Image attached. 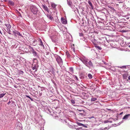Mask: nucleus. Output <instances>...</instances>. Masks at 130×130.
Here are the masks:
<instances>
[{
    "label": "nucleus",
    "mask_w": 130,
    "mask_h": 130,
    "mask_svg": "<svg viewBox=\"0 0 130 130\" xmlns=\"http://www.w3.org/2000/svg\"><path fill=\"white\" fill-rule=\"evenodd\" d=\"M54 56L56 59V61L59 65H62L63 64V61L60 57L56 54Z\"/></svg>",
    "instance_id": "obj_1"
},
{
    "label": "nucleus",
    "mask_w": 130,
    "mask_h": 130,
    "mask_svg": "<svg viewBox=\"0 0 130 130\" xmlns=\"http://www.w3.org/2000/svg\"><path fill=\"white\" fill-rule=\"evenodd\" d=\"M4 26L5 28L7 30V32L10 34H11V32L10 30V29L11 28V26L8 23H6L4 24Z\"/></svg>",
    "instance_id": "obj_2"
},
{
    "label": "nucleus",
    "mask_w": 130,
    "mask_h": 130,
    "mask_svg": "<svg viewBox=\"0 0 130 130\" xmlns=\"http://www.w3.org/2000/svg\"><path fill=\"white\" fill-rule=\"evenodd\" d=\"M82 62L86 65L87 67H89V61H88V60L85 58H83L81 59Z\"/></svg>",
    "instance_id": "obj_3"
},
{
    "label": "nucleus",
    "mask_w": 130,
    "mask_h": 130,
    "mask_svg": "<svg viewBox=\"0 0 130 130\" xmlns=\"http://www.w3.org/2000/svg\"><path fill=\"white\" fill-rule=\"evenodd\" d=\"M12 34H13V35L17 36V35H19V36H22V35L18 31L15 30H13L11 32Z\"/></svg>",
    "instance_id": "obj_4"
},
{
    "label": "nucleus",
    "mask_w": 130,
    "mask_h": 130,
    "mask_svg": "<svg viewBox=\"0 0 130 130\" xmlns=\"http://www.w3.org/2000/svg\"><path fill=\"white\" fill-rule=\"evenodd\" d=\"M31 11L33 14H36L37 13L38 9L36 7H34L31 9Z\"/></svg>",
    "instance_id": "obj_5"
},
{
    "label": "nucleus",
    "mask_w": 130,
    "mask_h": 130,
    "mask_svg": "<svg viewBox=\"0 0 130 130\" xmlns=\"http://www.w3.org/2000/svg\"><path fill=\"white\" fill-rule=\"evenodd\" d=\"M61 23L64 24H66L67 23V21L66 19L62 17L61 18Z\"/></svg>",
    "instance_id": "obj_6"
},
{
    "label": "nucleus",
    "mask_w": 130,
    "mask_h": 130,
    "mask_svg": "<svg viewBox=\"0 0 130 130\" xmlns=\"http://www.w3.org/2000/svg\"><path fill=\"white\" fill-rule=\"evenodd\" d=\"M32 69L33 70H35V72H36L37 69V67H38V65L37 64L36 65H34L33 64L32 65Z\"/></svg>",
    "instance_id": "obj_7"
},
{
    "label": "nucleus",
    "mask_w": 130,
    "mask_h": 130,
    "mask_svg": "<svg viewBox=\"0 0 130 130\" xmlns=\"http://www.w3.org/2000/svg\"><path fill=\"white\" fill-rule=\"evenodd\" d=\"M130 116V114H128L127 115H125V116H124L122 118V119L126 120Z\"/></svg>",
    "instance_id": "obj_8"
},
{
    "label": "nucleus",
    "mask_w": 130,
    "mask_h": 130,
    "mask_svg": "<svg viewBox=\"0 0 130 130\" xmlns=\"http://www.w3.org/2000/svg\"><path fill=\"white\" fill-rule=\"evenodd\" d=\"M42 7L45 11H46L47 12H49L47 7L45 5H42Z\"/></svg>",
    "instance_id": "obj_9"
},
{
    "label": "nucleus",
    "mask_w": 130,
    "mask_h": 130,
    "mask_svg": "<svg viewBox=\"0 0 130 130\" xmlns=\"http://www.w3.org/2000/svg\"><path fill=\"white\" fill-rule=\"evenodd\" d=\"M29 47L30 49H31V50L32 51H33L32 53L35 56H36L37 55V53L35 51H34V50L33 48L32 47H31L30 46H29Z\"/></svg>",
    "instance_id": "obj_10"
},
{
    "label": "nucleus",
    "mask_w": 130,
    "mask_h": 130,
    "mask_svg": "<svg viewBox=\"0 0 130 130\" xmlns=\"http://www.w3.org/2000/svg\"><path fill=\"white\" fill-rule=\"evenodd\" d=\"M91 85H92V87L91 88H91L90 89H91L92 90L91 91V92H93V91L95 90V88L94 87V85H93V84H91Z\"/></svg>",
    "instance_id": "obj_11"
},
{
    "label": "nucleus",
    "mask_w": 130,
    "mask_h": 130,
    "mask_svg": "<svg viewBox=\"0 0 130 130\" xmlns=\"http://www.w3.org/2000/svg\"><path fill=\"white\" fill-rule=\"evenodd\" d=\"M90 119L91 120L90 121L92 122H95L96 121L95 119L93 117L90 118Z\"/></svg>",
    "instance_id": "obj_12"
},
{
    "label": "nucleus",
    "mask_w": 130,
    "mask_h": 130,
    "mask_svg": "<svg viewBox=\"0 0 130 130\" xmlns=\"http://www.w3.org/2000/svg\"><path fill=\"white\" fill-rule=\"evenodd\" d=\"M47 16L48 18L51 20H52L53 19V17L51 16L50 15L48 14L47 15Z\"/></svg>",
    "instance_id": "obj_13"
},
{
    "label": "nucleus",
    "mask_w": 130,
    "mask_h": 130,
    "mask_svg": "<svg viewBox=\"0 0 130 130\" xmlns=\"http://www.w3.org/2000/svg\"><path fill=\"white\" fill-rule=\"evenodd\" d=\"M57 5H55L54 3H52L51 4V6L54 8V9L56 8Z\"/></svg>",
    "instance_id": "obj_14"
},
{
    "label": "nucleus",
    "mask_w": 130,
    "mask_h": 130,
    "mask_svg": "<svg viewBox=\"0 0 130 130\" xmlns=\"http://www.w3.org/2000/svg\"><path fill=\"white\" fill-rule=\"evenodd\" d=\"M8 3L10 5L12 6L13 5H14V3L13 2L11 1H9L8 2Z\"/></svg>",
    "instance_id": "obj_15"
},
{
    "label": "nucleus",
    "mask_w": 130,
    "mask_h": 130,
    "mask_svg": "<svg viewBox=\"0 0 130 130\" xmlns=\"http://www.w3.org/2000/svg\"><path fill=\"white\" fill-rule=\"evenodd\" d=\"M6 93L0 94V98H2L5 95Z\"/></svg>",
    "instance_id": "obj_16"
},
{
    "label": "nucleus",
    "mask_w": 130,
    "mask_h": 130,
    "mask_svg": "<svg viewBox=\"0 0 130 130\" xmlns=\"http://www.w3.org/2000/svg\"><path fill=\"white\" fill-rule=\"evenodd\" d=\"M68 4L70 6H71L72 5V3L70 1L68 2Z\"/></svg>",
    "instance_id": "obj_17"
},
{
    "label": "nucleus",
    "mask_w": 130,
    "mask_h": 130,
    "mask_svg": "<svg viewBox=\"0 0 130 130\" xmlns=\"http://www.w3.org/2000/svg\"><path fill=\"white\" fill-rule=\"evenodd\" d=\"M25 96L26 98H28L30 99L31 101H33V99H32L28 95H25Z\"/></svg>",
    "instance_id": "obj_18"
},
{
    "label": "nucleus",
    "mask_w": 130,
    "mask_h": 130,
    "mask_svg": "<svg viewBox=\"0 0 130 130\" xmlns=\"http://www.w3.org/2000/svg\"><path fill=\"white\" fill-rule=\"evenodd\" d=\"M97 99L95 98H93L91 99V101H94L96 100Z\"/></svg>",
    "instance_id": "obj_19"
},
{
    "label": "nucleus",
    "mask_w": 130,
    "mask_h": 130,
    "mask_svg": "<svg viewBox=\"0 0 130 130\" xmlns=\"http://www.w3.org/2000/svg\"><path fill=\"white\" fill-rule=\"evenodd\" d=\"M123 77L124 79H126L127 77V75L126 74H124L123 75Z\"/></svg>",
    "instance_id": "obj_20"
},
{
    "label": "nucleus",
    "mask_w": 130,
    "mask_h": 130,
    "mask_svg": "<svg viewBox=\"0 0 130 130\" xmlns=\"http://www.w3.org/2000/svg\"><path fill=\"white\" fill-rule=\"evenodd\" d=\"M71 103L73 104H74L75 103V101L73 100H71Z\"/></svg>",
    "instance_id": "obj_21"
},
{
    "label": "nucleus",
    "mask_w": 130,
    "mask_h": 130,
    "mask_svg": "<svg viewBox=\"0 0 130 130\" xmlns=\"http://www.w3.org/2000/svg\"><path fill=\"white\" fill-rule=\"evenodd\" d=\"M95 46L97 48L100 50H101L102 49V48L100 47L98 45H96Z\"/></svg>",
    "instance_id": "obj_22"
},
{
    "label": "nucleus",
    "mask_w": 130,
    "mask_h": 130,
    "mask_svg": "<svg viewBox=\"0 0 130 130\" xmlns=\"http://www.w3.org/2000/svg\"><path fill=\"white\" fill-rule=\"evenodd\" d=\"M11 105L12 106H14V105H15V102L13 101L11 102Z\"/></svg>",
    "instance_id": "obj_23"
},
{
    "label": "nucleus",
    "mask_w": 130,
    "mask_h": 130,
    "mask_svg": "<svg viewBox=\"0 0 130 130\" xmlns=\"http://www.w3.org/2000/svg\"><path fill=\"white\" fill-rule=\"evenodd\" d=\"M37 41H34L33 42V43H34V45H35L36 44H37Z\"/></svg>",
    "instance_id": "obj_24"
},
{
    "label": "nucleus",
    "mask_w": 130,
    "mask_h": 130,
    "mask_svg": "<svg viewBox=\"0 0 130 130\" xmlns=\"http://www.w3.org/2000/svg\"><path fill=\"white\" fill-rule=\"evenodd\" d=\"M40 45L41 46H44V45H43V43L41 40V39H40Z\"/></svg>",
    "instance_id": "obj_25"
},
{
    "label": "nucleus",
    "mask_w": 130,
    "mask_h": 130,
    "mask_svg": "<svg viewBox=\"0 0 130 130\" xmlns=\"http://www.w3.org/2000/svg\"><path fill=\"white\" fill-rule=\"evenodd\" d=\"M90 8H91L92 9H93V7L91 3L90 2Z\"/></svg>",
    "instance_id": "obj_26"
},
{
    "label": "nucleus",
    "mask_w": 130,
    "mask_h": 130,
    "mask_svg": "<svg viewBox=\"0 0 130 130\" xmlns=\"http://www.w3.org/2000/svg\"><path fill=\"white\" fill-rule=\"evenodd\" d=\"M79 35L80 36H83V34L82 33H79Z\"/></svg>",
    "instance_id": "obj_27"
},
{
    "label": "nucleus",
    "mask_w": 130,
    "mask_h": 130,
    "mask_svg": "<svg viewBox=\"0 0 130 130\" xmlns=\"http://www.w3.org/2000/svg\"><path fill=\"white\" fill-rule=\"evenodd\" d=\"M109 121L108 120H106L104 121V123H107Z\"/></svg>",
    "instance_id": "obj_28"
},
{
    "label": "nucleus",
    "mask_w": 130,
    "mask_h": 130,
    "mask_svg": "<svg viewBox=\"0 0 130 130\" xmlns=\"http://www.w3.org/2000/svg\"><path fill=\"white\" fill-rule=\"evenodd\" d=\"M66 54L67 55V56L68 57H69V54L68 52H66Z\"/></svg>",
    "instance_id": "obj_29"
},
{
    "label": "nucleus",
    "mask_w": 130,
    "mask_h": 130,
    "mask_svg": "<svg viewBox=\"0 0 130 130\" xmlns=\"http://www.w3.org/2000/svg\"><path fill=\"white\" fill-rule=\"evenodd\" d=\"M11 102L10 101H9L7 103V104L8 105H9V104Z\"/></svg>",
    "instance_id": "obj_30"
},
{
    "label": "nucleus",
    "mask_w": 130,
    "mask_h": 130,
    "mask_svg": "<svg viewBox=\"0 0 130 130\" xmlns=\"http://www.w3.org/2000/svg\"><path fill=\"white\" fill-rule=\"evenodd\" d=\"M92 78V75L90 74V79H91Z\"/></svg>",
    "instance_id": "obj_31"
},
{
    "label": "nucleus",
    "mask_w": 130,
    "mask_h": 130,
    "mask_svg": "<svg viewBox=\"0 0 130 130\" xmlns=\"http://www.w3.org/2000/svg\"><path fill=\"white\" fill-rule=\"evenodd\" d=\"M73 51L74 52H75V48H74L73 47Z\"/></svg>",
    "instance_id": "obj_32"
},
{
    "label": "nucleus",
    "mask_w": 130,
    "mask_h": 130,
    "mask_svg": "<svg viewBox=\"0 0 130 130\" xmlns=\"http://www.w3.org/2000/svg\"><path fill=\"white\" fill-rule=\"evenodd\" d=\"M127 47H129L130 48V43L128 45Z\"/></svg>",
    "instance_id": "obj_33"
},
{
    "label": "nucleus",
    "mask_w": 130,
    "mask_h": 130,
    "mask_svg": "<svg viewBox=\"0 0 130 130\" xmlns=\"http://www.w3.org/2000/svg\"><path fill=\"white\" fill-rule=\"evenodd\" d=\"M75 78L76 79V80H78V78L77 76H75Z\"/></svg>",
    "instance_id": "obj_34"
},
{
    "label": "nucleus",
    "mask_w": 130,
    "mask_h": 130,
    "mask_svg": "<svg viewBox=\"0 0 130 130\" xmlns=\"http://www.w3.org/2000/svg\"><path fill=\"white\" fill-rule=\"evenodd\" d=\"M123 113V112H121V113H120V115H122Z\"/></svg>",
    "instance_id": "obj_35"
},
{
    "label": "nucleus",
    "mask_w": 130,
    "mask_h": 130,
    "mask_svg": "<svg viewBox=\"0 0 130 130\" xmlns=\"http://www.w3.org/2000/svg\"><path fill=\"white\" fill-rule=\"evenodd\" d=\"M128 78L129 80H130V76L128 77Z\"/></svg>",
    "instance_id": "obj_36"
},
{
    "label": "nucleus",
    "mask_w": 130,
    "mask_h": 130,
    "mask_svg": "<svg viewBox=\"0 0 130 130\" xmlns=\"http://www.w3.org/2000/svg\"><path fill=\"white\" fill-rule=\"evenodd\" d=\"M89 76H90V75H89V74H88V77H89Z\"/></svg>",
    "instance_id": "obj_37"
},
{
    "label": "nucleus",
    "mask_w": 130,
    "mask_h": 130,
    "mask_svg": "<svg viewBox=\"0 0 130 130\" xmlns=\"http://www.w3.org/2000/svg\"><path fill=\"white\" fill-rule=\"evenodd\" d=\"M88 4H89V1H88Z\"/></svg>",
    "instance_id": "obj_38"
},
{
    "label": "nucleus",
    "mask_w": 130,
    "mask_h": 130,
    "mask_svg": "<svg viewBox=\"0 0 130 130\" xmlns=\"http://www.w3.org/2000/svg\"><path fill=\"white\" fill-rule=\"evenodd\" d=\"M107 129V127H105V128H104V129Z\"/></svg>",
    "instance_id": "obj_39"
},
{
    "label": "nucleus",
    "mask_w": 130,
    "mask_h": 130,
    "mask_svg": "<svg viewBox=\"0 0 130 130\" xmlns=\"http://www.w3.org/2000/svg\"><path fill=\"white\" fill-rule=\"evenodd\" d=\"M91 62L90 61V62Z\"/></svg>",
    "instance_id": "obj_40"
},
{
    "label": "nucleus",
    "mask_w": 130,
    "mask_h": 130,
    "mask_svg": "<svg viewBox=\"0 0 130 130\" xmlns=\"http://www.w3.org/2000/svg\"><path fill=\"white\" fill-rule=\"evenodd\" d=\"M81 124L82 125H83V124Z\"/></svg>",
    "instance_id": "obj_41"
},
{
    "label": "nucleus",
    "mask_w": 130,
    "mask_h": 130,
    "mask_svg": "<svg viewBox=\"0 0 130 130\" xmlns=\"http://www.w3.org/2000/svg\"><path fill=\"white\" fill-rule=\"evenodd\" d=\"M43 130H44V129H43Z\"/></svg>",
    "instance_id": "obj_42"
}]
</instances>
